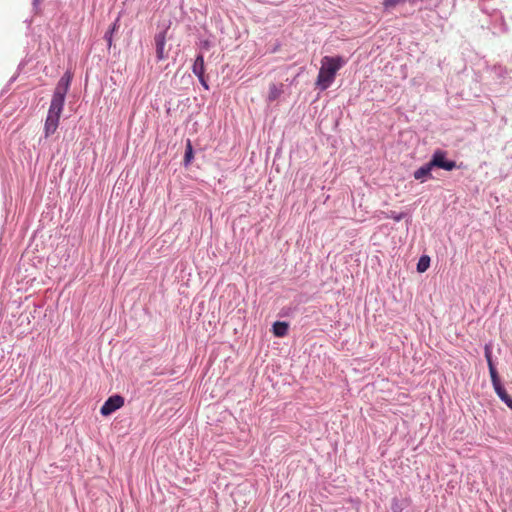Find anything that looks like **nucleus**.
<instances>
[{
    "label": "nucleus",
    "instance_id": "obj_7",
    "mask_svg": "<svg viewBox=\"0 0 512 512\" xmlns=\"http://www.w3.org/2000/svg\"><path fill=\"white\" fill-rule=\"evenodd\" d=\"M192 71L197 77H201V75L205 74V64L203 55L200 54L196 57L192 67Z\"/></svg>",
    "mask_w": 512,
    "mask_h": 512
},
{
    "label": "nucleus",
    "instance_id": "obj_19",
    "mask_svg": "<svg viewBox=\"0 0 512 512\" xmlns=\"http://www.w3.org/2000/svg\"><path fill=\"white\" fill-rule=\"evenodd\" d=\"M112 34L111 31H107L105 34V39L107 40V43L109 46L112 44Z\"/></svg>",
    "mask_w": 512,
    "mask_h": 512
},
{
    "label": "nucleus",
    "instance_id": "obj_6",
    "mask_svg": "<svg viewBox=\"0 0 512 512\" xmlns=\"http://www.w3.org/2000/svg\"><path fill=\"white\" fill-rule=\"evenodd\" d=\"M445 155L446 153L444 151L437 150L430 161L432 168L436 166L447 171L454 169L456 167V163L454 161L446 160Z\"/></svg>",
    "mask_w": 512,
    "mask_h": 512
},
{
    "label": "nucleus",
    "instance_id": "obj_21",
    "mask_svg": "<svg viewBox=\"0 0 512 512\" xmlns=\"http://www.w3.org/2000/svg\"><path fill=\"white\" fill-rule=\"evenodd\" d=\"M118 22H119V17L116 19V21L113 24L112 28L109 30V31H111V33H113L118 28Z\"/></svg>",
    "mask_w": 512,
    "mask_h": 512
},
{
    "label": "nucleus",
    "instance_id": "obj_16",
    "mask_svg": "<svg viewBox=\"0 0 512 512\" xmlns=\"http://www.w3.org/2000/svg\"><path fill=\"white\" fill-rule=\"evenodd\" d=\"M485 357H486L488 366H490V363H493V361H492V357H491V350L488 345L485 346Z\"/></svg>",
    "mask_w": 512,
    "mask_h": 512
},
{
    "label": "nucleus",
    "instance_id": "obj_12",
    "mask_svg": "<svg viewBox=\"0 0 512 512\" xmlns=\"http://www.w3.org/2000/svg\"><path fill=\"white\" fill-rule=\"evenodd\" d=\"M430 266V257L427 255H423L420 257L417 263V271L419 273H424Z\"/></svg>",
    "mask_w": 512,
    "mask_h": 512
},
{
    "label": "nucleus",
    "instance_id": "obj_1",
    "mask_svg": "<svg viewBox=\"0 0 512 512\" xmlns=\"http://www.w3.org/2000/svg\"><path fill=\"white\" fill-rule=\"evenodd\" d=\"M346 64L341 56H324L321 59V67L316 80V85L321 89H327L334 81L337 72Z\"/></svg>",
    "mask_w": 512,
    "mask_h": 512
},
{
    "label": "nucleus",
    "instance_id": "obj_13",
    "mask_svg": "<svg viewBox=\"0 0 512 512\" xmlns=\"http://www.w3.org/2000/svg\"><path fill=\"white\" fill-rule=\"evenodd\" d=\"M489 367V372H490V376H491V381H492V384H493V387L494 389L496 387H499L501 384L500 382V379H499V376H498V373H497V370L494 366L493 363H490V366Z\"/></svg>",
    "mask_w": 512,
    "mask_h": 512
},
{
    "label": "nucleus",
    "instance_id": "obj_5",
    "mask_svg": "<svg viewBox=\"0 0 512 512\" xmlns=\"http://www.w3.org/2000/svg\"><path fill=\"white\" fill-rule=\"evenodd\" d=\"M167 31L168 27L165 30L157 33L154 37L156 57L158 61H163L168 57V53L165 51Z\"/></svg>",
    "mask_w": 512,
    "mask_h": 512
},
{
    "label": "nucleus",
    "instance_id": "obj_3",
    "mask_svg": "<svg viewBox=\"0 0 512 512\" xmlns=\"http://www.w3.org/2000/svg\"><path fill=\"white\" fill-rule=\"evenodd\" d=\"M72 74L67 71L64 73V75L60 78L58 81L56 88L54 90L53 96H52V102L63 104L65 103V96L69 90L71 81H72Z\"/></svg>",
    "mask_w": 512,
    "mask_h": 512
},
{
    "label": "nucleus",
    "instance_id": "obj_10",
    "mask_svg": "<svg viewBox=\"0 0 512 512\" xmlns=\"http://www.w3.org/2000/svg\"><path fill=\"white\" fill-rule=\"evenodd\" d=\"M288 324L286 322L277 321L273 324V333L277 337H284L288 332Z\"/></svg>",
    "mask_w": 512,
    "mask_h": 512
},
{
    "label": "nucleus",
    "instance_id": "obj_15",
    "mask_svg": "<svg viewBox=\"0 0 512 512\" xmlns=\"http://www.w3.org/2000/svg\"><path fill=\"white\" fill-rule=\"evenodd\" d=\"M405 2L406 0H383V6L385 9H391Z\"/></svg>",
    "mask_w": 512,
    "mask_h": 512
},
{
    "label": "nucleus",
    "instance_id": "obj_4",
    "mask_svg": "<svg viewBox=\"0 0 512 512\" xmlns=\"http://www.w3.org/2000/svg\"><path fill=\"white\" fill-rule=\"evenodd\" d=\"M124 405V398L120 395L110 396L102 405L100 413L103 416H108L120 409Z\"/></svg>",
    "mask_w": 512,
    "mask_h": 512
},
{
    "label": "nucleus",
    "instance_id": "obj_18",
    "mask_svg": "<svg viewBox=\"0 0 512 512\" xmlns=\"http://www.w3.org/2000/svg\"><path fill=\"white\" fill-rule=\"evenodd\" d=\"M198 79H199L200 83L202 84V86H203L206 90H208V89H209V86H208V84H207V82H206V79H205L204 74H203V75H201V77H198Z\"/></svg>",
    "mask_w": 512,
    "mask_h": 512
},
{
    "label": "nucleus",
    "instance_id": "obj_20",
    "mask_svg": "<svg viewBox=\"0 0 512 512\" xmlns=\"http://www.w3.org/2000/svg\"><path fill=\"white\" fill-rule=\"evenodd\" d=\"M201 48L208 50L210 48V42L208 40L201 41Z\"/></svg>",
    "mask_w": 512,
    "mask_h": 512
},
{
    "label": "nucleus",
    "instance_id": "obj_17",
    "mask_svg": "<svg viewBox=\"0 0 512 512\" xmlns=\"http://www.w3.org/2000/svg\"><path fill=\"white\" fill-rule=\"evenodd\" d=\"M386 217L387 218H392L395 221H400L402 219L403 215L402 214H397L395 212H392L391 214L387 215Z\"/></svg>",
    "mask_w": 512,
    "mask_h": 512
},
{
    "label": "nucleus",
    "instance_id": "obj_8",
    "mask_svg": "<svg viewBox=\"0 0 512 512\" xmlns=\"http://www.w3.org/2000/svg\"><path fill=\"white\" fill-rule=\"evenodd\" d=\"M283 93V84L276 85L274 83L270 84L269 92H268V101L273 102L277 100L280 95Z\"/></svg>",
    "mask_w": 512,
    "mask_h": 512
},
{
    "label": "nucleus",
    "instance_id": "obj_11",
    "mask_svg": "<svg viewBox=\"0 0 512 512\" xmlns=\"http://www.w3.org/2000/svg\"><path fill=\"white\" fill-rule=\"evenodd\" d=\"M496 394L499 396V398L512 410V397L508 395L505 388L500 385L499 387H496L495 389Z\"/></svg>",
    "mask_w": 512,
    "mask_h": 512
},
{
    "label": "nucleus",
    "instance_id": "obj_9",
    "mask_svg": "<svg viewBox=\"0 0 512 512\" xmlns=\"http://www.w3.org/2000/svg\"><path fill=\"white\" fill-rule=\"evenodd\" d=\"M431 169H432V166L430 165V162H429L414 172V178L417 180L426 179L430 175Z\"/></svg>",
    "mask_w": 512,
    "mask_h": 512
},
{
    "label": "nucleus",
    "instance_id": "obj_14",
    "mask_svg": "<svg viewBox=\"0 0 512 512\" xmlns=\"http://www.w3.org/2000/svg\"><path fill=\"white\" fill-rule=\"evenodd\" d=\"M193 158V148L190 140H187L186 143V151L184 156V161L186 164L190 163Z\"/></svg>",
    "mask_w": 512,
    "mask_h": 512
},
{
    "label": "nucleus",
    "instance_id": "obj_2",
    "mask_svg": "<svg viewBox=\"0 0 512 512\" xmlns=\"http://www.w3.org/2000/svg\"><path fill=\"white\" fill-rule=\"evenodd\" d=\"M63 104L52 102L48 110V114L44 124V136L50 137L54 134L59 126V120L63 111Z\"/></svg>",
    "mask_w": 512,
    "mask_h": 512
}]
</instances>
